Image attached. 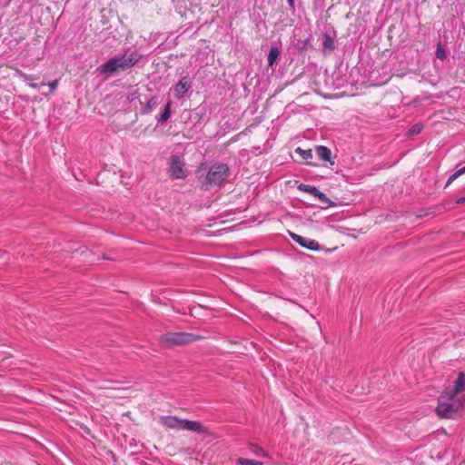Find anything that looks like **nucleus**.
<instances>
[{
  "mask_svg": "<svg viewBox=\"0 0 465 465\" xmlns=\"http://www.w3.org/2000/svg\"><path fill=\"white\" fill-rule=\"evenodd\" d=\"M465 412V397L448 391L443 392L438 401L436 413L442 419H455Z\"/></svg>",
  "mask_w": 465,
  "mask_h": 465,
  "instance_id": "1",
  "label": "nucleus"
},
{
  "mask_svg": "<svg viewBox=\"0 0 465 465\" xmlns=\"http://www.w3.org/2000/svg\"><path fill=\"white\" fill-rule=\"evenodd\" d=\"M141 59L136 51L124 53L121 57H114L100 66L101 73L112 74L133 67Z\"/></svg>",
  "mask_w": 465,
  "mask_h": 465,
  "instance_id": "2",
  "label": "nucleus"
},
{
  "mask_svg": "<svg viewBox=\"0 0 465 465\" xmlns=\"http://www.w3.org/2000/svg\"><path fill=\"white\" fill-rule=\"evenodd\" d=\"M229 176V167L225 163H218L211 166L200 188L207 191L214 186H221Z\"/></svg>",
  "mask_w": 465,
  "mask_h": 465,
  "instance_id": "3",
  "label": "nucleus"
},
{
  "mask_svg": "<svg viewBox=\"0 0 465 465\" xmlns=\"http://www.w3.org/2000/svg\"><path fill=\"white\" fill-rule=\"evenodd\" d=\"M160 423L169 429L184 430L204 434L206 428L199 421L179 419L176 416H163L160 418Z\"/></svg>",
  "mask_w": 465,
  "mask_h": 465,
  "instance_id": "4",
  "label": "nucleus"
},
{
  "mask_svg": "<svg viewBox=\"0 0 465 465\" xmlns=\"http://www.w3.org/2000/svg\"><path fill=\"white\" fill-rule=\"evenodd\" d=\"M203 336L191 332H167L159 338V341L165 347L181 346L201 341Z\"/></svg>",
  "mask_w": 465,
  "mask_h": 465,
  "instance_id": "5",
  "label": "nucleus"
},
{
  "mask_svg": "<svg viewBox=\"0 0 465 465\" xmlns=\"http://www.w3.org/2000/svg\"><path fill=\"white\" fill-rule=\"evenodd\" d=\"M168 173L172 179H184L188 175L185 163L178 155L170 157Z\"/></svg>",
  "mask_w": 465,
  "mask_h": 465,
  "instance_id": "6",
  "label": "nucleus"
},
{
  "mask_svg": "<svg viewBox=\"0 0 465 465\" xmlns=\"http://www.w3.org/2000/svg\"><path fill=\"white\" fill-rule=\"evenodd\" d=\"M191 88V83L189 79L184 76L173 87V94L176 99H181Z\"/></svg>",
  "mask_w": 465,
  "mask_h": 465,
  "instance_id": "7",
  "label": "nucleus"
},
{
  "mask_svg": "<svg viewBox=\"0 0 465 465\" xmlns=\"http://www.w3.org/2000/svg\"><path fill=\"white\" fill-rule=\"evenodd\" d=\"M465 390V374L463 372H459L458 378L455 381L454 387L452 390L447 391L448 392L461 396L460 392Z\"/></svg>",
  "mask_w": 465,
  "mask_h": 465,
  "instance_id": "8",
  "label": "nucleus"
},
{
  "mask_svg": "<svg viewBox=\"0 0 465 465\" xmlns=\"http://www.w3.org/2000/svg\"><path fill=\"white\" fill-rule=\"evenodd\" d=\"M316 153L321 160L330 162L331 164H333V163L331 162V152L328 147L322 145L317 146Z\"/></svg>",
  "mask_w": 465,
  "mask_h": 465,
  "instance_id": "9",
  "label": "nucleus"
},
{
  "mask_svg": "<svg viewBox=\"0 0 465 465\" xmlns=\"http://www.w3.org/2000/svg\"><path fill=\"white\" fill-rule=\"evenodd\" d=\"M302 247H305L309 250L317 251L320 248L319 242L315 240L307 239L302 237V241L298 242Z\"/></svg>",
  "mask_w": 465,
  "mask_h": 465,
  "instance_id": "10",
  "label": "nucleus"
},
{
  "mask_svg": "<svg viewBox=\"0 0 465 465\" xmlns=\"http://www.w3.org/2000/svg\"><path fill=\"white\" fill-rule=\"evenodd\" d=\"M279 49L277 47H272L269 52L268 55V64L269 66H272L274 63L276 62L278 56H279Z\"/></svg>",
  "mask_w": 465,
  "mask_h": 465,
  "instance_id": "11",
  "label": "nucleus"
},
{
  "mask_svg": "<svg viewBox=\"0 0 465 465\" xmlns=\"http://www.w3.org/2000/svg\"><path fill=\"white\" fill-rule=\"evenodd\" d=\"M295 153H298L305 161L312 158V151L311 149L304 150L301 147H298L295 149Z\"/></svg>",
  "mask_w": 465,
  "mask_h": 465,
  "instance_id": "12",
  "label": "nucleus"
},
{
  "mask_svg": "<svg viewBox=\"0 0 465 465\" xmlns=\"http://www.w3.org/2000/svg\"><path fill=\"white\" fill-rule=\"evenodd\" d=\"M237 465H263V462L255 460H250L245 458H239L236 460Z\"/></svg>",
  "mask_w": 465,
  "mask_h": 465,
  "instance_id": "13",
  "label": "nucleus"
},
{
  "mask_svg": "<svg viewBox=\"0 0 465 465\" xmlns=\"http://www.w3.org/2000/svg\"><path fill=\"white\" fill-rule=\"evenodd\" d=\"M171 115V101H168L163 112L161 114L159 121L160 122H166Z\"/></svg>",
  "mask_w": 465,
  "mask_h": 465,
  "instance_id": "14",
  "label": "nucleus"
},
{
  "mask_svg": "<svg viewBox=\"0 0 465 465\" xmlns=\"http://www.w3.org/2000/svg\"><path fill=\"white\" fill-rule=\"evenodd\" d=\"M250 450L252 453H254L256 456H259V457H268V453L261 447L255 445V444H251L250 445Z\"/></svg>",
  "mask_w": 465,
  "mask_h": 465,
  "instance_id": "15",
  "label": "nucleus"
},
{
  "mask_svg": "<svg viewBox=\"0 0 465 465\" xmlns=\"http://www.w3.org/2000/svg\"><path fill=\"white\" fill-rule=\"evenodd\" d=\"M158 105L157 97L153 96L145 104L144 112L149 113Z\"/></svg>",
  "mask_w": 465,
  "mask_h": 465,
  "instance_id": "16",
  "label": "nucleus"
},
{
  "mask_svg": "<svg viewBox=\"0 0 465 465\" xmlns=\"http://www.w3.org/2000/svg\"><path fill=\"white\" fill-rule=\"evenodd\" d=\"M463 173H465V166L457 170L452 175H450L447 181L446 185L450 184L455 179H457L459 176H460Z\"/></svg>",
  "mask_w": 465,
  "mask_h": 465,
  "instance_id": "17",
  "label": "nucleus"
},
{
  "mask_svg": "<svg viewBox=\"0 0 465 465\" xmlns=\"http://www.w3.org/2000/svg\"><path fill=\"white\" fill-rule=\"evenodd\" d=\"M300 189L303 190L304 192L309 193L310 194H312L313 196L316 194V193H318V189L316 187L311 186V185L301 184Z\"/></svg>",
  "mask_w": 465,
  "mask_h": 465,
  "instance_id": "18",
  "label": "nucleus"
},
{
  "mask_svg": "<svg viewBox=\"0 0 465 465\" xmlns=\"http://www.w3.org/2000/svg\"><path fill=\"white\" fill-rule=\"evenodd\" d=\"M14 70L15 71V73L21 76L24 80L25 81H31V80H34L35 79V76L33 75H29V74H25L22 70H20L19 68H14Z\"/></svg>",
  "mask_w": 465,
  "mask_h": 465,
  "instance_id": "19",
  "label": "nucleus"
},
{
  "mask_svg": "<svg viewBox=\"0 0 465 465\" xmlns=\"http://www.w3.org/2000/svg\"><path fill=\"white\" fill-rule=\"evenodd\" d=\"M323 46L325 48H328V49H333L334 48L333 40L329 35L325 36V39H324V42H323Z\"/></svg>",
  "mask_w": 465,
  "mask_h": 465,
  "instance_id": "20",
  "label": "nucleus"
},
{
  "mask_svg": "<svg viewBox=\"0 0 465 465\" xmlns=\"http://www.w3.org/2000/svg\"><path fill=\"white\" fill-rule=\"evenodd\" d=\"M314 197L318 198L323 203H330L328 197L323 193L320 192L319 190H318V193H316V194L314 195Z\"/></svg>",
  "mask_w": 465,
  "mask_h": 465,
  "instance_id": "21",
  "label": "nucleus"
},
{
  "mask_svg": "<svg viewBox=\"0 0 465 465\" xmlns=\"http://www.w3.org/2000/svg\"><path fill=\"white\" fill-rule=\"evenodd\" d=\"M422 129V126L420 124H414L410 130H409V134H418L420 133Z\"/></svg>",
  "mask_w": 465,
  "mask_h": 465,
  "instance_id": "22",
  "label": "nucleus"
},
{
  "mask_svg": "<svg viewBox=\"0 0 465 465\" xmlns=\"http://www.w3.org/2000/svg\"><path fill=\"white\" fill-rule=\"evenodd\" d=\"M436 56L440 59H444L445 58V51L442 47L440 46H438L437 50H436Z\"/></svg>",
  "mask_w": 465,
  "mask_h": 465,
  "instance_id": "23",
  "label": "nucleus"
},
{
  "mask_svg": "<svg viewBox=\"0 0 465 465\" xmlns=\"http://www.w3.org/2000/svg\"><path fill=\"white\" fill-rule=\"evenodd\" d=\"M290 236L292 237V239L293 241H295L296 242H301L302 241V236L301 235H298L294 232H290Z\"/></svg>",
  "mask_w": 465,
  "mask_h": 465,
  "instance_id": "24",
  "label": "nucleus"
},
{
  "mask_svg": "<svg viewBox=\"0 0 465 465\" xmlns=\"http://www.w3.org/2000/svg\"><path fill=\"white\" fill-rule=\"evenodd\" d=\"M290 236L292 237V239L293 241H295L296 242H301L302 241V236L301 235H298L294 232H290Z\"/></svg>",
  "mask_w": 465,
  "mask_h": 465,
  "instance_id": "25",
  "label": "nucleus"
},
{
  "mask_svg": "<svg viewBox=\"0 0 465 465\" xmlns=\"http://www.w3.org/2000/svg\"><path fill=\"white\" fill-rule=\"evenodd\" d=\"M58 85V80H54L48 84V86L52 92L55 91Z\"/></svg>",
  "mask_w": 465,
  "mask_h": 465,
  "instance_id": "26",
  "label": "nucleus"
},
{
  "mask_svg": "<svg viewBox=\"0 0 465 465\" xmlns=\"http://www.w3.org/2000/svg\"><path fill=\"white\" fill-rule=\"evenodd\" d=\"M458 204H465V197H461L456 201Z\"/></svg>",
  "mask_w": 465,
  "mask_h": 465,
  "instance_id": "27",
  "label": "nucleus"
},
{
  "mask_svg": "<svg viewBox=\"0 0 465 465\" xmlns=\"http://www.w3.org/2000/svg\"><path fill=\"white\" fill-rule=\"evenodd\" d=\"M29 86H30L31 88H35H35H37V87H38V84H35V83H30V84H29Z\"/></svg>",
  "mask_w": 465,
  "mask_h": 465,
  "instance_id": "28",
  "label": "nucleus"
},
{
  "mask_svg": "<svg viewBox=\"0 0 465 465\" xmlns=\"http://www.w3.org/2000/svg\"><path fill=\"white\" fill-rule=\"evenodd\" d=\"M288 4L290 6H293L294 5V0H287Z\"/></svg>",
  "mask_w": 465,
  "mask_h": 465,
  "instance_id": "29",
  "label": "nucleus"
}]
</instances>
